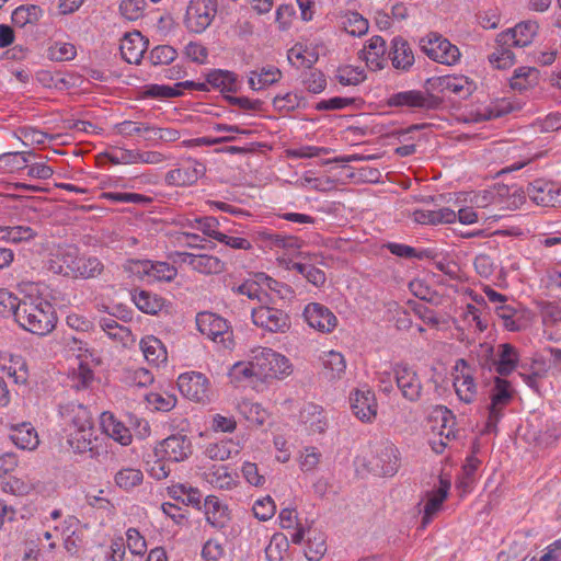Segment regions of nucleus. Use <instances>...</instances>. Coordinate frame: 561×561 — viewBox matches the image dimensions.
<instances>
[{
	"instance_id": "1",
	"label": "nucleus",
	"mask_w": 561,
	"mask_h": 561,
	"mask_svg": "<svg viewBox=\"0 0 561 561\" xmlns=\"http://www.w3.org/2000/svg\"><path fill=\"white\" fill-rule=\"evenodd\" d=\"M15 320L23 329L38 335L48 334L56 324V316L51 304L41 296L33 295L22 298Z\"/></svg>"
},
{
	"instance_id": "2",
	"label": "nucleus",
	"mask_w": 561,
	"mask_h": 561,
	"mask_svg": "<svg viewBox=\"0 0 561 561\" xmlns=\"http://www.w3.org/2000/svg\"><path fill=\"white\" fill-rule=\"evenodd\" d=\"M254 365L257 367V378H285L293 373L289 359L273 351L263 347L254 354Z\"/></svg>"
},
{
	"instance_id": "3",
	"label": "nucleus",
	"mask_w": 561,
	"mask_h": 561,
	"mask_svg": "<svg viewBox=\"0 0 561 561\" xmlns=\"http://www.w3.org/2000/svg\"><path fill=\"white\" fill-rule=\"evenodd\" d=\"M218 0H191L186 9L185 26L192 33H203L217 14Z\"/></svg>"
},
{
	"instance_id": "4",
	"label": "nucleus",
	"mask_w": 561,
	"mask_h": 561,
	"mask_svg": "<svg viewBox=\"0 0 561 561\" xmlns=\"http://www.w3.org/2000/svg\"><path fill=\"white\" fill-rule=\"evenodd\" d=\"M420 46L427 57L439 64L450 66L460 58L458 47L437 33H430L421 38Z\"/></svg>"
},
{
	"instance_id": "5",
	"label": "nucleus",
	"mask_w": 561,
	"mask_h": 561,
	"mask_svg": "<svg viewBox=\"0 0 561 561\" xmlns=\"http://www.w3.org/2000/svg\"><path fill=\"white\" fill-rule=\"evenodd\" d=\"M253 323L272 333H285L290 328L289 316L283 310L266 304H260L251 312Z\"/></svg>"
},
{
	"instance_id": "6",
	"label": "nucleus",
	"mask_w": 561,
	"mask_h": 561,
	"mask_svg": "<svg viewBox=\"0 0 561 561\" xmlns=\"http://www.w3.org/2000/svg\"><path fill=\"white\" fill-rule=\"evenodd\" d=\"M196 325L202 334L225 348L233 344L232 332L224 318L211 312H199L196 317Z\"/></svg>"
},
{
	"instance_id": "7",
	"label": "nucleus",
	"mask_w": 561,
	"mask_h": 561,
	"mask_svg": "<svg viewBox=\"0 0 561 561\" xmlns=\"http://www.w3.org/2000/svg\"><path fill=\"white\" fill-rule=\"evenodd\" d=\"M513 389L511 382L502 379L500 376L494 378V386L491 390V403L489 405V419L486 428L491 432L496 427V423L501 417V411L513 399Z\"/></svg>"
},
{
	"instance_id": "8",
	"label": "nucleus",
	"mask_w": 561,
	"mask_h": 561,
	"mask_svg": "<svg viewBox=\"0 0 561 561\" xmlns=\"http://www.w3.org/2000/svg\"><path fill=\"white\" fill-rule=\"evenodd\" d=\"M191 439L181 434H174L162 442L154 449L157 457H161L167 461L180 462L184 461L192 455Z\"/></svg>"
},
{
	"instance_id": "9",
	"label": "nucleus",
	"mask_w": 561,
	"mask_h": 561,
	"mask_svg": "<svg viewBox=\"0 0 561 561\" xmlns=\"http://www.w3.org/2000/svg\"><path fill=\"white\" fill-rule=\"evenodd\" d=\"M178 387L181 393L192 401L206 402L209 400V381L201 373L192 371L180 375Z\"/></svg>"
},
{
	"instance_id": "10",
	"label": "nucleus",
	"mask_w": 561,
	"mask_h": 561,
	"mask_svg": "<svg viewBox=\"0 0 561 561\" xmlns=\"http://www.w3.org/2000/svg\"><path fill=\"white\" fill-rule=\"evenodd\" d=\"M393 378L402 397L411 402L420 400L422 382L415 370L405 364H397L393 368Z\"/></svg>"
},
{
	"instance_id": "11",
	"label": "nucleus",
	"mask_w": 561,
	"mask_h": 561,
	"mask_svg": "<svg viewBox=\"0 0 561 561\" xmlns=\"http://www.w3.org/2000/svg\"><path fill=\"white\" fill-rule=\"evenodd\" d=\"M454 388L458 398L465 403H472L477 397V383L466 359L460 358L455 365Z\"/></svg>"
},
{
	"instance_id": "12",
	"label": "nucleus",
	"mask_w": 561,
	"mask_h": 561,
	"mask_svg": "<svg viewBox=\"0 0 561 561\" xmlns=\"http://www.w3.org/2000/svg\"><path fill=\"white\" fill-rule=\"evenodd\" d=\"M178 262L187 264L192 270L202 274H219L225 270V263L215 255L205 253L175 252Z\"/></svg>"
},
{
	"instance_id": "13",
	"label": "nucleus",
	"mask_w": 561,
	"mask_h": 561,
	"mask_svg": "<svg viewBox=\"0 0 561 561\" xmlns=\"http://www.w3.org/2000/svg\"><path fill=\"white\" fill-rule=\"evenodd\" d=\"M526 193L539 206L561 207V187L551 182L536 180L527 186Z\"/></svg>"
},
{
	"instance_id": "14",
	"label": "nucleus",
	"mask_w": 561,
	"mask_h": 561,
	"mask_svg": "<svg viewBox=\"0 0 561 561\" xmlns=\"http://www.w3.org/2000/svg\"><path fill=\"white\" fill-rule=\"evenodd\" d=\"M538 32V24L534 21L518 23L515 27L507 30L496 36L497 45H513L525 47L529 45Z\"/></svg>"
},
{
	"instance_id": "15",
	"label": "nucleus",
	"mask_w": 561,
	"mask_h": 561,
	"mask_svg": "<svg viewBox=\"0 0 561 561\" xmlns=\"http://www.w3.org/2000/svg\"><path fill=\"white\" fill-rule=\"evenodd\" d=\"M304 317L311 328L320 332H331L337 324L334 313L318 302L308 304L304 310Z\"/></svg>"
},
{
	"instance_id": "16",
	"label": "nucleus",
	"mask_w": 561,
	"mask_h": 561,
	"mask_svg": "<svg viewBox=\"0 0 561 561\" xmlns=\"http://www.w3.org/2000/svg\"><path fill=\"white\" fill-rule=\"evenodd\" d=\"M388 103L391 106L437 108L440 106L442 100L433 94L411 90L393 94Z\"/></svg>"
},
{
	"instance_id": "17",
	"label": "nucleus",
	"mask_w": 561,
	"mask_h": 561,
	"mask_svg": "<svg viewBox=\"0 0 561 561\" xmlns=\"http://www.w3.org/2000/svg\"><path fill=\"white\" fill-rule=\"evenodd\" d=\"M53 256L50 270L56 274L73 278L77 263L80 259L78 249L73 245L59 247Z\"/></svg>"
},
{
	"instance_id": "18",
	"label": "nucleus",
	"mask_w": 561,
	"mask_h": 561,
	"mask_svg": "<svg viewBox=\"0 0 561 561\" xmlns=\"http://www.w3.org/2000/svg\"><path fill=\"white\" fill-rule=\"evenodd\" d=\"M60 414L65 420L66 431L72 432L93 428L90 412L79 403H69L60 407Z\"/></svg>"
},
{
	"instance_id": "19",
	"label": "nucleus",
	"mask_w": 561,
	"mask_h": 561,
	"mask_svg": "<svg viewBox=\"0 0 561 561\" xmlns=\"http://www.w3.org/2000/svg\"><path fill=\"white\" fill-rule=\"evenodd\" d=\"M147 47L148 41L144 38L140 32L135 31L124 35L121 41L119 49L124 60L128 64L138 65L141 61Z\"/></svg>"
},
{
	"instance_id": "20",
	"label": "nucleus",
	"mask_w": 561,
	"mask_h": 561,
	"mask_svg": "<svg viewBox=\"0 0 561 561\" xmlns=\"http://www.w3.org/2000/svg\"><path fill=\"white\" fill-rule=\"evenodd\" d=\"M351 408L362 422H370L377 414V402L373 391L356 390L351 397Z\"/></svg>"
},
{
	"instance_id": "21",
	"label": "nucleus",
	"mask_w": 561,
	"mask_h": 561,
	"mask_svg": "<svg viewBox=\"0 0 561 561\" xmlns=\"http://www.w3.org/2000/svg\"><path fill=\"white\" fill-rule=\"evenodd\" d=\"M205 171L206 168L203 163L192 160L182 168L169 171L167 173L165 180L171 185H190L195 183L202 175H204Z\"/></svg>"
},
{
	"instance_id": "22",
	"label": "nucleus",
	"mask_w": 561,
	"mask_h": 561,
	"mask_svg": "<svg viewBox=\"0 0 561 561\" xmlns=\"http://www.w3.org/2000/svg\"><path fill=\"white\" fill-rule=\"evenodd\" d=\"M386 54V42L381 36H374L368 44L359 51V58L364 59L373 70L383 68Z\"/></svg>"
},
{
	"instance_id": "23",
	"label": "nucleus",
	"mask_w": 561,
	"mask_h": 561,
	"mask_svg": "<svg viewBox=\"0 0 561 561\" xmlns=\"http://www.w3.org/2000/svg\"><path fill=\"white\" fill-rule=\"evenodd\" d=\"M101 427L107 436L121 445L127 446L131 443L130 431L122 422L117 421L112 413H102Z\"/></svg>"
},
{
	"instance_id": "24",
	"label": "nucleus",
	"mask_w": 561,
	"mask_h": 561,
	"mask_svg": "<svg viewBox=\"0 0 561 561\" xmlns=\"http://www.w3.org/2000/svg\"><path fill=\"white\" fill-rule=\"evenodd\" d=\"M10 438L16 447L24 450H34L39 444L37 432L27 423L12 426Z\"/></svg>"
},
{
	"instance_id": "25",
	"label": "nucleus",
	"mask_w": 561,
	"mask_h": 561,
	"mask_svg": "<svg viewBox=\"0 0 561 561\" xmlns=\"http://www.w3.org/2000/svg\"><path fill=\"white\" fill-rule=\"evenodd\" d=\"M389 53L392 66L405 70L414 62V55L408 42L402 37H394Z\"/></svg>"
},
{
	"instance_id": "26",
	"label": "nucleus",
	"mask_w": 561,
	"mask_h": 561,
	"mask_svg": "<svg viewBox=\"0 0 561 561\" xmlns=\"http://www.w3.org/2000/svg\"><path fill=\"white\" fill-rule=\"evenodd\" d=\"M413 219L422 225L451 224L457 219L456 211L450 208H440L437 210H415Z\"/></svg>"
},
{
	"instance_id": "27",
	"label": "nucleus",
	"mask_w": 561,
	"mask_h": 561,
	"mask_svg": "<svg viewBox=\"0 0 561 561\" xmlns=\"http://www.w3.org/2000/svg\"><path fill=\"white\" fill-rule=\"evenodd\" d=\"M140 348L148 363L159 365L167 360V350L159 339L148 335L141 339Z\"/></svg>"
},
{
	"instance_id": "28",
	"label": "nucleus",
	"mask_w": 561,
	"mask_h": 561,
	"mask_svg": "<svg viewBox=\"0 0 561 561\" xmlns=\"http://www.w3.org/2000/svg\"><path fill=\"white\" fill-rule=\"evenodd\" d=\"M207 522L215 528H222L228 522L227 508L216 496H207L204 502Z\"/></svg>"
},
{
	"instance_id": "29",
	"label": "nucleus",
	"mask_w": 561,
	"mask_h": 561,
	"mask_svg": "<svg viewBox=\"0 0 561 561\" xmlns=\"http://www.w3.org/2000/svg\"><path fill=\"white\" fill-rule=\"evenodd\" d=\"M499 348L500 351L499 358H496L495 371L500 376H507L516 368L518 354L516 348L508 343L500 344Z\"/></svg>"
},
{
	"instance_id": "30",
	"label": "nucleus",
	"mask_w": 561,
	"mask_h": 561,
	"mask_svg": "<svg viewBox=\"0 0 561 561\" xmlns=\"http://www.w3.org/2000/svg\"><path fill=\"white\" fill-rule=\"evenodd\" d=\"M37 234L38 231L34 226H0V239L14 243L31 241Z\"/></svg>"
},
{
	"instance_id": "31",
	"label": "nucleus",
	"mask_w": 561,
	"mask_h": 561,
	"mask_svg": "<svg viewBox=\"0 0 561 561\" xmlns=\"http://www.w3.org/2000/svg\"><path fill=\"white\" fill-rule=\"evenodd\" d=\"M133 300L139 310L150 314L158 313L164 306L163 298L146 290H135Z\"/></svg>"
},
{
	"instance_id": "32",
	"label": "nucleus",
	"mask_w": 561,
	"mask_h": 561,
	"mask_svg": "<svg viewBox=\"0 0 561 561\" xmlns=\"http://www.w3.org/2000/svg\"><path fill=\"white\" fill-rule=\"evenodd\" d=\"M240 446L232 439L220 440L208 445L206 448L207 456L213 460L225 461L233 456L239 455Z\"/></svg>"
},
{
	"instance_id": "33",
	"label": "nucleus",
	"mask_w": 561,
	"mask_h": 561,
	"mask_svg": "<svg viewBox=\"0 0 561 561\" xmlns=\"http://www.w3.org/2000/svg\"><path fill=\"white\" fill-rule=\"evenodd\" d=\"M322 364L324 367V374L330 380L340 379L346 369L344 356L335 351L328 352L322 357Z\"/></svg>"
},
{
	"instance_id": "34",
	"label": "nucleus",
	"mask_w": 561,
	"mask_h": 561,
	"mask_svg": "<svg viewBox=\"0 0 561 561\" xmlns=\"http://www.w3.org/2000/svg\"><path fill=\"white\" fill-rule=\"evenodd\" d=\"M122 163H147L159 164L165 160V157L158 151L122 150Z\"/></svg>"
},
{
	"instance_id": "35",
	"label": "nucleus",
	"mask_w": 561,
	"mask_h": 561,
	"mask_svg": "<svg viewBox=\"0 0 561 561\" xmlns=\"http://www.w3.org/2000/svg\"><path fill=\"white\" fill-rule=\"evenodd\" d=\"M440 419H442V431L439 433L440 437H445L446 440L440 438L438 442L434 440L432 443V448L436 454H442L444 449L446 448L448 440L450 437H455V434L451 430V425L454 424V415L451 414V411L444 408L439 409Z\"/></svg>"
},
{
	"instance_id": "36",
	"label": "nucleus",
	"mask_w": 561,
	"mask_h": 561,
	"mask_svg": "<svg viewBox=\"0 0 561 561\" xmlns=\"http://www.w3.org/2000/svg\"><path fill=\"white\" fill-rule=\"evenodd\" d=\"M142 271L157 280L165 282H171L178 274L176 268L167 262H144Z\"/></svg>"
},
{
	"instance_id": "37",
	"label": "nucleus",
	"mask_w": 561,
	"mask_h": 561,
	"mask_svg": "<svg viewBox=\"0 0 561 561\" xmlns=\"http://www.w3.org/2000/svg\"><path fill=\"white\" fill-rule=\"evenodd\" d=\"M207 83L222 92H236V76L227 70H214L207 75Z\"/></svg>"
},
{
	"instance_id": "38",
	"label": "nucleus",
	"mask_w": 561,
	"mask_h": 561,
	"mask_svg": "<svg viewBox=\"0 0 561 561\" xmlns=\"http://www.w3.org/2000/svg\"><path fill=\"white\" fill-rule=\"evenodd\" d=\"M239 411L251 424L256 426L263 425L268 417L267 411L261 404L248 400L239 404Z\"/></svg>"
},
{
	"instance_id": "39",
	"label": "nucleus",
	"mask_w": 561,
	"mask_h": 561,
	"mask_svg": "<svg viewBox=\"0 0 561 561\" xmlns=\"http://www.w3.org/2000/svg\"><path fill=\"white\" fill-rule=\"evenodd\" d=\"M206 480L216 488L231 489L234 484L233 477L227 466H213L206 473Z\"/></svg>"
},
{
	"instance_id": "40",
	"label": "nucleus",
	"mask_w": 561,
	"mask_h": 561,
	"mask_svg": "<svg viewBox=\"0 0 561 561\" xmlns=\"http://www.w3.org/2000/svg\"><path fill=\"white\" fill-rule=\"evenodd\" d=\"M68 432V444L70 447L77 453H85L92 451V437H93V428H88L83 431L72 432V430H67Z\"/></svg>"
},
{
	"instance_id": "41",
	"label": "nucleus",
	"mask_w": 561,
	"mask_h": 561,
	"mask_svg": "<svg viewBox=\"0 0 561 561\" xmlns=\"http://www.w3.org/2000/svg\"><path fill=\"white\" fill-rule=\"evenodd\" d=\"M103 264L96 257H80L73 278H93L103 272Z\"/></svg>"
},
{
	"instance_id": "42",
	"label": "nucleus",
	"mask_w": 561,
	"mask_h": 561,
	"mask_svg": "<svg viewBox=\"0 0 561 561\" xmlns=\"http://www.w3.org/2000/svg\"><path fill=\"white\" fill-rule=\"evenodd\" d=\"M41 13L42 10L37 5H21L13 11L12 22L14 25L23 27L28 23H36L39 20Z\"/></svg>"
},
{
	"instance_id": "43",
	"label": "nucleus",
	"mask_w": 561,
	"mask_h": 561,
	"mask_svg": "<svg viewBox=\"0 0 561 561\" xmlns=\"http://www.w3.org/2000/svg\"><path fill=\"white\" fill-rule=\"evenodd\" d=\"M425 499L426 502L423 508L422 527H426L433 516L442 508V505L446 500L444 493L438 494L434 490L427 491Z\"/></svg>"
},
{
	"instance_id": "44",
	"label": "nucleus",
	"mask_w": 561,
	"mask_h": 561,
	"mask_svg": "<svg viewBox=\"0 0 561 561\" xmlns=\"http://www.w3.org/2000/svg\"><path fill=\"white\" fill-rule=\"evenodd\" d=\"M232 289L240 295L247 296L251 300H256L259 305L270 301V295L254 280H245Z\"/></svg>"
},
{
	"instance_id": "45",
	"label": "nucleus",
	"mask_w": 561,
	"mask_h": 561,
	"mask_svg": "<svg viewBox=\"0 0 561 561\" xmlns=\"http://www.w3.org/2000/svg\"><path fill=\"white\" fill-rule=\"evenodd\" d=\"M537 79V70L530 67H520L514 71L511 78V87L514 90L523 91L530 87Z\"/></svg>"
},
{
	"instance_id": "46",
	"label": "nucleus",
	"mask_w": 561,
	"mask_h": 561,
	"mask_svg": "<svg viewBox=\"0 0 561 561\" xmlns=\"http://www.w3.org/2000/svg\"><path fill=\"white\" fill-rule=\"evenodd\" d=\"M144 474L139 469L124 468L115 476V482L125 490L131 489L142 482Z\"/></svg>"
},
{
	"instance_id": "47",
	"label": "nucleus",
	"mask_w": 561,
	"mask_h": 561,
	"mask_svg": "<svg viewBox=\"0 0 561 561\" xmlns=\"http://www.w3.org/2000/svg\"><path fill=\"white\" fill-rule=\"evenodd\" d=\"M21 304L22 298H18L8 289L0 288V316L13 314L16 318Z\"/></svg>"
},
{
	"instance_id": "48",
	"label": "nucleus",
	"mask_w": 561,
	"mask_h": 561,
	"mask_svg": "<svg viewBox=\"0 0 561 561\" xmlns=\"http://www.w3.org/2000/svg\"><path fill=\"white\" fill-rule=\"evenodd\" d=\"M229 376L232 381L241 382L245 379H249L253 376L257 377V367L254 365V357L249 363H236L230 371Z\"/></svg>"
},
{
	"instance_id": "49",
	"label": "nucleus",
	"mask_w": 561,
	"mask_h": 561,
	"mask_svg": "<svg viewBox=\"0 0 561 561\" xmlns=\"http://www.w3.org/2000/svg\"><path fill=\"white\" fill-rule=\"evenodd\" d=\"M344 30L353 36H362L368 31V21L359 13L352 12L344 21Z\"/></svg>"
},
{
	"instance_id": "50",
	"label": "nucleus",
	"mask_w": 561,
	"mask_h": 561,
	"mask_svg": "<svg viewBox=\"0 0 561 561\" xmlns=\"http://www.w3.org/2000/svg\"><path fill=\"white\" fill-rule=\"evenodd\" d=\"M440 85L444 90L450 91L463 99L472 92L471 84L467 80L459 78H444L440 80Z\"/></svg>"
},
{
	"instance_id": "51",
	"label": "nucleus",
	"mask_w": 561,
	"mask_h": 561,
	"mask_svg": "<svg viewBox=\"0 0 561 561\" xmlns=\"http://www.w3.org/2000/svg\"><path fill=\"white\" fill-rule=\"evenodd\" d=\"M510 45H499L496 51L489 56V60L497 69H506L514 65V54L508 48Z\"/></svg>"
},
{
	"instance_id": "52",
	"label": "nucleus",
	"mask_w": 561,
	"mask_h": 561,
	"mask_svg": "<svg viewBox=\"0 0 561 561\" xmlns=\"http://www.w3.org/2000/svg\"><path fill=\"white\" fill-rule=\"evenodd\" d=\"M178 56L176 50L169 45H159L150 51V60L153 65H168Z\"/></svg>"
},
{
	"instance_id": "53",
	"label": "nucleus",
	"mask_w": 561,
	"mask_h": 561,
	"mask_svg": "<svg viewBox=\"0 0 561 561\" xmlns=\"http://www.w3.org/2000/svg\"><path fill=\"white\" fill-rule=\"evenodd\" d=\"M254 516L260 520H268L275 514L276 506L271 496L255 501L252 507Z\"/></svg>"
},
{
	"instance_id": "54",
	"label": "nucleus",
	"mask_w": 561,
	"mask_h": 561,
	"mask_svg": "<svg viewBox=\"0 0 561 561\" xmlns=\"http://www.w3.org/2000/svg\"><path fill=\"white\" fill-rule=\"evenodd\" d=\"M172 494L174 497H181L182 502L186 505H193L195 507L201 506L202 494L196 489L180 485L179 488L173 489Z\"/></svg>"
},
{
	"instance_id": "55",
	"label": "nucleus",
	"mask_w": 561,
	"mask_h": 561,
	"mask_svg": "<svg viewBox=\"0 0 561 561\" xmlns=\"http://www.w3.org/2000/svg\"><path fill=\"white\" fill-rule=\"evenodd\" d=\"M337 80L343 85H356L365 80V75L358 68L345 67L339 70Z\"/></svg>"
},
{
	"instance_id": "56",
	"label": "nucleus",
	"mask_w": 561,
	"mask_h": 561,
	"mask_svg": "<svg viewBox=\"0 0 561 561\" xmlns=\"http://www.w3.org/2000/svg\"><path fill=\"white\" fill-rule=\"evenodd\" d=\"M145 4V0H123L119 10L127 20L134 21L141 16Z\"/></svg>"
},
{
	"instance_id": "57",
	"label": "nucleus",
	"mask_w": 561,
	"mask_h": 561,
	"mask_svg": "<svg viewBox=\"0 0 561 561\" xmlns=\"http://www.w3.org/2000/svg\"><path fill=\"white\" fill-rule=\"evenodd\" d=\"M101 328L107 335L114 340L123 341L128 334V329L121 325L116 320L112 318H104L101 320Z\"/></svg>"
},
{
	"instance_id": "58",
	"label": "nucleus",
	"mask_w": 561,
	"mask_h": 561,
	"mask_svg": "<svg viewBox=\"0 0 561 561\" xmlns=\"http://www.w3.org/2000/svg\"><path fill=\"white\" fill-rule=\"evenodd\" d=\"M288 547V540L283 534H275L266 547V556L270 559H282V551Z\"/></svg>"
},
{
	"instance_id": "59",
	"label": "nucleus",
	"mask_w": 561,
	"mask_h": 561,
	"mask_svg": "<svg viewBox=\"0 0 561 561\" xmlns=\"http://www.w3.org/2000/svg\"><path fill=\"white\" fill-rule=\"evenodd\" d=\"M126 542L133 554H142L147 550L145 538L135 528L127 530Z\"/></svg>"
},
{
	"instance_id": "60",
	"label": "nucleus",
	"mask_w": 561,
	"mask_h": 561,
	"mask_svg": "<svg viewBox=\"0 0 561 561\" xmlns=\"http://www.w3.org/2000/svg\"><path fill=\"white\" fill-rule=\"evenodd\" d=\"M21 136L24 139L25 145H43L46 139H54L55 136H50L44 131H41L34 127H22L19 129Z\"/></svg>"
},
{
	"instance_id": "61",
	"label": "nucleus",
	"mask_w": 561,
	"mask_h": 561,
	"mask_svg": "<svg viewBox=\"0 0 561 561\" xmlns=\"http://www.w3.org/2000/svg\"><path fill=\"white\" fill-rule=\"evenodd\" d=\"M144 94L150 98L170 99L181 95L182 92L169 85L150 84L146 87Z\"/></svg>"
},
{
	"instance_id": "62",
	"label": "nucleus",
	"mask_w": 561,
	"mask_h": 561,
	"mask_svg": "<svg viewBox=\"0 0 561 561\" xmlns=\"http://www.w3.org/2000/svg\"><path fill=\"white\" fill-rule=\"evenodd\" d=\"M304 83L308 91L313 93H320L324 90L327 85V80L321 71L310 70V72L306 75Z\"/></svg>"
},
{
	"instance_id": "63",
	"label": "nucleus",
	"mask_w": 561,
	"mask_h": 561,
	"mask_svg": "<svg viewBox=\"0 0 561 561\" xmlns=\"http://www.w3.org/2000/svg\"><path fill=\"white\" fill-rule=\"evenodd\" d=\"M479 365L482 369L492 370L496 368V357L494 356V348L489 344H481L480 352L478 353Z\"/></svg>"
},
{
	"instance_id": "64",
	"label": "nucleus",
	"mask_w": 561,
	"mask_h": 561,
	"mask_svg": "<svg viewBox=\"0 0 561 561\" xmlns=\"http://www.w3.org/2000/svg\"><path fill=\"white\" fill-rule=\"evenodd\" d=\"M92 379H93L92 370L89 368L88 365L80 363L78 369L75 371L73 387L77 390L88 388L89 385L91 383Z\"/></svg>"
}]
</instances>
